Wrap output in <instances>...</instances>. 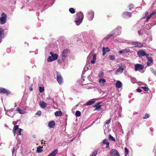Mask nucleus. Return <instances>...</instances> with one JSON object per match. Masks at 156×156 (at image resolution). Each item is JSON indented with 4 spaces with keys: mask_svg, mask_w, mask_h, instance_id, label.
<instances>
[{
    "mask_svg": "<svg viewBox=\"0 0 156 156\" xmlns=\"http://www.w3.org/2000/svg\"><path fill=\"white\" fill-rule=\"evenodd\" d=\"M108 139L110 141H115V139L114 137L112 136L111 134H109L108 136Z\"/></svg>",
    "mask_w": 156,
    "mask_h": 156,
    "instance_id": "nucleus-38",
    "label": "nucleus"
},
{
    "mask_svg": "<svg viewBox=\"0 0 156 156\" xmlns=\"http://www.w3.org/2000/svg\"><path fill=\"white\" fill-rule=\"evenodd\" d=\"M150 70L155 76H156V71L155 70L152 68H150Z\"/></svg>",
    "mask_w": 156,
    "mask_h": 156,
    "instance_id": "nucleus-48",
    "label": "nucleus"
},
{
    "mask_svg": "<svg viewBox=\"0 0 156 156\" xmlns=\"http://www.w3.org/2000/svg\"><path fill=\"white\" fill-rule=\"evenodd\" d=\"M12 149H12V154H13V153H14V152L15 149H14V148H13Z\"/></svg>",
    "mask_w": 156,
    "mask_h": 156,
    "instance_id": "nucleus-64",
    "label": "nucleus"
},
{
    "mask_svg": "<svg viewBox=\"0 0 156 156\" xmlns=\"http://www.w3.org/2000/svg\"><path fill=\"white\" fill-rule=\"evenodd\" d=\"M104 72L103 71H101L98 73V76L100 77H101L102 76Z\"/></svg>",
    "mask_w": 156,
    "mask_h": 156,
    "instance_id": "nucleus-52",
    "label": "nucleus"
},
{
    "mask_svg": "<svg viewBox=\"0 0 156 156\" xmlns=\"http://www.w3.org/2000/svg\"><path fill=\"white\" fill-rule=\"evenodd\" d=\"M0 93L8 95L10 93V92L6 89L1 88L0 89Z\"/></svg>",
    "mask_w": 156,
    "mask_h": 156,
    "instance_id": "nucleus-14",
    "label": "nucleus"
},
{
    "mask_svg": "<svg viewBox=\"0 0 156 156\" xmlns=\"http://www.w3.org/2000/svg\"><path fill=\"white\" fill-rule=\"evenodd\" d=\"M111 156H120L117 151L115 149H112L110 151Z\"/></svg>",
    "mask_w": 156,
    "mask_h": 156,
    "instance_id": "nucleus-10",
    "label": "nucleus"
},
{
    "mask_svg": "<svg viewBox=\"0 0 156 156\" xmlns=\"http://www.w3.org/2000/svg\"><path fill=\"white\" fill-rule=\"evenodd\" d=\"M56 73L57 75L56 77L57 80L59 84L62 85L63 83L62 77L59 72H57Z\"/></svg>",
    "mask_w": 156,
    "mask_h": 156,
    "instance_id": "nucleus-5",
    "label": "nucleus"
},
{
    "mask_svg": "<svg viewBox=\"0 0 156 156\" xmlns=\"http://www.w3.org/2000/svg\"><path fill=\"white\" fill-rule=\"evenodd\" d=\"M48 2H47V0H46V2H44V4H43V6H44V5H46V4Z\"/></svg>",
    "mask_w": 156,
    "mask_h": 156,
    "instance_id": "nucleus-63",
    "label": "nucleus"
},
{
    "mask_svg": "<svg viewBox=\"0 0 156 156\" xmlns=\"http://www.w3.org/2000/svg\"><path fill=\"white\" fill-rule=\"evenodd\" d=\"M144 44L141 43H138L137 42H133L132 45L133 47L137 48H140L143 46V45Z\"/></svg>",
    "mask_w": 156,
    "mask_h": 156,
    "instance_id": "nucleus-17",
    "label": "nucleus"
},
{
    "mask_svg": "<svg viewBox=\"0 0 156 156\" xmlns=\"http://www.w3.org/2000/svg\"><path fill=\"white\" fill-rule=\"evenodd\" d=\"M134 69L135 71H141L144 69V66L142 64H136L134 65Z\"/></svg>",
    "mask_w": 156,
    "mask_h": 156,
    "instance_id": "nucleus-7",
    "label": "nucleus"
},
{
    "mask_svg": "<svg viewBox=\"0 0 156 156\" xmlns=\"http://www.w3.org/2000/svg\"><path fill=\"white\" fill-rule=\"evenodd\" d=\"M44 90V87H39V91L41 93Z\"/></svg>",
    "mask_w": 156,
    "mask_h": 156,
    "instance_id": "nucleus-50",
    "label": "nucleus"
},
{
    "mask_svg": "<svg viewBox=\"0 0 156 156\" xmlns=\"http://www.w3.org/2000/svg\"><path fill=\"white\" fill-rule=\"evenodd\" d=\"M86 66L87 68V70L88 69H89V68L90 67V66L89 65H88V64L86 65Z\"/></svg>",
    "mask_w": 156,
    "mask_h": 156,
    "instance_id": "nucleus-60",
    "label": "nucleus"
},
{
    "mask_svg": "<svg viewBox=\"0 0 156 156\" xmlns=\"http://www.w3.org/2000/svg\"><path fill=\"white\" fill-rule=\"evenodd\" d=\"M103 144L106 145V148H108L109 147V143L108 141V140L106 139H105L103 140Z\"/></svg>",
    "mask_w": 156,
    "mask_h": 156,
    "instance_id": "nucleus-22",
    "label": "nucleus"
},
{
    "mask_svg": "<svg viewBox=\"0 0 156 156\" xmlns=\"http://www.w3.org/2000/svg\"><path fill=\"white\" fill-rule=\"evenodd\" d=\"M55 126V122L54 121H51L48 124V126L50 128H54Z\"/></svg>",
    "mask_w": 156,
    "mask_h": 156,
    "instance_id": "nucleus-29",
    "label": "nucleus"
},
{
    "mask_svg": "<svg viewBox=\"0 0 156 156\" xmlns=\"http://www.w3.org/2000/svg\"><path fill=\"white\" fill-rule=\"evenodd\" d=\"M13 110L14 108H12L9 110L7 111V112H6L5 114L11 117H13L15 114V113H13L12 114H10L9 113L10 112H13Z\"/></svg>",
    "mask_w": 156,
    "mask_h": 156,
    "instance_id": "nucleus-20",
    "label": "nucleus"
},
{
    "mask_svg": "<svg viewBox=\"0 0 156 156\" xmlns=\"http://www.w3.org/2000/svg\"><path fill=\"white\" fill-rule=\"evenodd\" d=\"M50 54L51 55L53 61L55 60L58 58V56L57 55L53 54L51 51L50 52Z\"/></svg>",
    "mask_w": 156,
    "mask_h": 156,
    "instance_id": "nucleus-23",
    "label": "nucleus"
},
{
    "mask_svg": "<svg viewBox=\"0 0 156 156\" xmlns=\"http://www.w3.org/2000/svg\"><path fill=\"white\" fill-rule=\"evenodd\" d=\"M124 150L125 152V156H127V155H128L129 153V150L127 147H125L124 148Z\"/></svg>",
    "mask_w": 156,
    "mask_h": 156,
    "instance_id": "nucleus-39",
    "label": "nucleus"
},
{
    "mask_svg": "<svg viewBox=\"0 0 156 156\" xmlns=\"http://www.w3.org/2000/svg\"><path fill=\"white\" fill-rule=\"evenodd\" d=\"M132 14L131 13L129 12H125L122 13L123 17L126 19H128L129 18L132 16Z\"/></svg>",
    "mask_w": 156,
    "mask_h": 156,
    "instance_id": "nucleus-11",
    "label": "nucleus"
},
{
    "mask_svg": "<svg viewBox=\"0 0 156 156\" xmlns=\"http://www.w3.org/2000/svg\"><path fill=\"white\" fill-rule=\"evenodd\" d=\"M149 117V115L147 114H146L145 115V116L143 117V118L144 119H147Z\"/></svg>",
    "mask_w": 156,
    "mask_h": 156,
    "instance_id": "nucleus-54",
    "label": "nucleus"
},
{
    "mask_svg": "<svg viewBox=\"0 0 156 156\" xmlns=\"http://www.w3.org/2000/svg\"><path fill=\"white\" fill-rule=\"evenodd\" d=\"M53 61V60L52 58V57L51 56H49L47 59V61L48 62H50Z\"/></svg>",
    "mask_w": 156,
    "mask_h": 156,
    "instance_id": "nucleus-44",
    "label": "nucleus"
},
{
    "mask_svg": "<svg viewBox=\"0 0 156 156\" xmlns=\"http://www.w3.org/2000/svg\"><path fill=\"white\" fill-rule=\"evenodd\" d=\"M55 114L56 116H60L62 115V112L61 111H57L55 112Z\"/></svg>",
    "mask_w": 156,
    "mask_h": 156,
    "instance_id": "nucleus-35",
    "label": "nucleus"
},
{
    "mask_svg": "<svg viewBox=\"0 0 156 156\" xmlns=\"http://www.w3.org/2000/svg\"><path fill=\"white\" fill-rule=\"evenodd\" d=\"M137 54L138 57H139L146 56V58L147 56V57L148 55H149V54L148 53H146L142 49L139 50L137 51Z\"/></svg>",
    "mask_w": 156,
    "mask_h": 156,
    "instance_id": "nucleus-3",
    "label": "nucleus"
},
{
    "mask_svg": "<svg viewBox=\"0 0 156 156\" xmlns=\"http://www.w3.org/2000/svg\"><path fill=\"white\" fill-rule=\"evenodd\" d=\"M151 24H147L145 26L143 29V31L144 32L146 33L147 32V30H148V29H150L151 28L150 26H151Z\"/></svg>",
    "mask_w": 156,
    "mask_h": 156,
    "instance_id": "nucleus-26",
    "label": "nucleus"
},
{
    "mask_svg": "<svg viewBox=\"0 0 156 156\" xmlns=\"http://www.w3.org/2000/svg\"><path fill=\"white\" fill-rule=\"evenodd\" d=\"M98 154V151L97 150H94L91 154L90 156H96Z\"/></svg>",
    "mask_w": 156,
    "mask_h": 156,
    "instance_id": "nucleus-37",
    "label": "nucleus"
},
{
    "mask_svg": "<svg viewBox=\"0 0 156 156\" xmlns=\"http://www.w3.org/2000/svg\"><path fill=\"white\" fill-rule=\"evenodd\" d=\"M123 52V50L119 51L118 53L119 54H121Z\"/></svg>",
    "mask_w": 156,
    "mask_h": 156,
    "instance_id": "nucleus-59",
    "label": "nucleus"
},
{
    "mask_svg": "<svg viewBox=\"0 0 156 156\" xmlns=\"http://www.w3.org/2000/svg\"><path fill=\"white\" fill-rule=\"evenodd\" d=\"M133 8V4H131L129 5V9L130 10H131Z\"/></svg>",
    "mask_w": 156,
    "mask_h": 156,
    "instance_id": "nucleus-53",
    "label": "nucleus"
},
{
    "mask_svg": "<svg viewBox=\"0 0 156 156\" xmlns=\"http://www.w3.org/2000/svg\"><path fill=\"white\" fill-rule=\"evenodd\" d=\"M136 90L138 92H139V93L141 92L142 91L139 88L137 89Z\"/></svg>",
    "mask_w": 156,
    "mask_h": 156,
    "instance_id": "nucleus-57",
    "label": "nucleus"
},
{
    "mask_svg": "<svg viewBox=\"0 0 156 156\" xmlns=\"http://www.w3.org/2000/svg\"><path fill=\"white\" fill-rule=\"evenodd\" d=\"M101 103V102H99L96 103L95 105H94L93 107H96L94 110H96L99 111L100 110L101 107V105H100Z\"/></svg>",
    "mask_w": 156,
    "mask_h": 156,
    "instance_id": "nucleus-18",
    "label": "nucleus"
},
{
    "mask_svg": "<svg viewBox=\"0 0 156 156\" xmlns=\"http://www.w3.org/2000/svg\"><path fill=\"white\" fill-rule=\"evenodd\" d=\"M75 115L77 117H79L81 115V112L79 111H76L75 113Z\"/></svg>",
    "mask_w": 156,
    "mask_h": 156,
    "instance_id": "nucleus-45",
    "label": "nucleus"
},
{
    "mask_svg": "<svg viewBox=\"0 0 156 156\" xmlns=\"http://www.w3.org/2000/svg\"><path fill=\"white\" fill-rule=\"evenodd\" d=\"M100 83H104L106 82V80L104 78H101L99 79Z\"/></svg>",
    "mask_w": 156,
    "mask_h": 156,
    "instance_id": "nucleus-49",
    "label": "nucleus"
},
{
    "mask_svg": "<svg viewBox=\"0 0 156 156\" xmlns=\"http://www.w3.org/2000/svg\"><path fill=\"white\" fill-rule=\"evenodd\" d=\"M123 52L124 53H127L130 52V50L129 48H126L123 50Z\"/></svg>",
    "mask_w": 156,
    "mask_h": 156,
    "instance_id": "nucleus-46",
    "label": "nucleus"
},
{
    "mask_svg": "<svg viewBox=\"0 0 156 156\" xmlns=\"http://www.w3.org/2000/svg\"><path fill=\"white\" fill-rule=\"evenodd\" d=\"M76 15L77 16L75 19L74 22L76 25L78 26L82 23L83 19L84 16L81 12L77 13Z\"/></svg>",
    "mask_w": 156,
    "mask_h": 156,
    "instance_id": "nucleus-1",
    "label": "nucleus"
},
{
    "mask_svg": "<svg viewBox=\"0 0 156 156\" xmlns=\"http://www.w3.org/2000/svg\"><path fill=\"white\" fill-rule=\"evenodd\" d=\"M156 12L154 11L151 14L148 15V12H146L145 16L146 17L147 22L148 21V20L151 17V16L155 14Z\"/></svg>",
    "mask_w": 156,
    "mask_h": 156,
    "instance_id": "nucleus-15",
    "label": "nucleus"
},
{
    "mask_svg": "<svg viewBox=\"0 0 156 156\" xmlns=\"http://www.w3.org/2000/svg\"><path fill=\"white\" fill-rule=\"evenodd\" d=\"M146 58L148 60L147 62V66L151 65V64L153 62L152 58L151 56H149V55H148L147 57V56Z\"/></svg>",
    "mask_w": 156,
    "mask_h": 156,
    "instance_id": "nucleus-12",
    "label": "nucleus"
},
{
    "mask_svg": "<svg viewBox=\"0 0 156 156\" xmlns=\"http://www.w3.org/2000/svg\"><path fill=\"white\" fill-rule=\"evenodd\" d=\"M118 116L119 117H121V112L122 111V108L120 106H119V107H118Z\"/></svg>",
    "mask_w": 156,
    "mask_h": 156,
    "instance_id": "nucleus-32",
    "label": "nucleus"
},
{
    "mask_svg": "<svg viewBox=\"0 0 156 156\" xmlns=\"http://www.w3.org/2000/svg\"><path fill=\"white\" fill-rule=\"evenodd\" d=\"M146 4L145 2H144V0H142V3H141V5L143 6L144 5H145Z\"/></svg>",
    "mask_w": 156,
    "mask_h": 156,
    "instance_id": "nucleus-58",
    "label": "nucleus"
},
{
    "mask_svg": "<svg viewBox=\"0 0 156 156\" xmlns=\"http://www.w3.org/2000/svg\"><path fill=\"white\" fill-rule=\"evenodd\" d=\"M147 37L144 40V41L145 42H149L150 41H152V37L151 35V34H147Z\"/></svg>",
    "mask_w": 156,
    "mask_h": 156,
    "instance_id": "nucleus-19",
    "label": "nucleus"
},
{
    "mask_svg": "<svg viewBox=\"0 0 156 156\" xmlns=\"http://www.w3.org/2000/svg\"><path fill=\"white\" fill-rule=\"evenodd\" d=\"M41 111H38L36 113V115H37L38 116H40L41 115Z\"/></svg>",
    "mask_w": 156,
    "mask_h": 156,
    "instance_id": "nucleus-56",
    "label": "nucleus"
},
{
    "mask_svg": "<svg viewBox=\"0 0 156 156\" xmlns=\"http://www.w3.org/2000/svg\"><path fill=\"white\" fill-rule=\"evenodd\" d=\"M122 31V28L120 26L117 27L116 28L115 30L111 31L112 33H114V35L116 34V35L119 36V35Z\"/></svg>",
    "mask_w": 156,
    "mask_h": 156,
    "instance_id": "nucleus-4",
    "label": "nucleus"
},
{
    "mask_svg": "<svg viewBox=\"0 0 156 156\" xmlns=\"http://www.w3.org/2000/svg\"><path fill=\"white\" fill-rule=\"evenodd\" d=\"M145 86L142 87V88L145 91H148L149 89L147 87V85L145 84Z\"/></svg>",
    "mask_w": 156,
    "mask_h": 156,
    "instance_id": "nucleus-43",
    "label": "nucleus"
},
{
    "mask_svg": "<svg viewBox=\"0 0 156 156\" xmlns=\"http://www.w3.org/2000/svg\"><path fill=\"white\" fill-rule=\"evenodd\" d=\"M7 51L8 53H9L10 52V49L9 48H7Z\"/></svg>",
    "mask_w": 156,
    "mask_h": 156,
    "instance_id": "nucleus-61",
    "label": "nucleus"
},
{
    "mask_svg": "<svg viewBox=\"0 0 156 156\" xmlns=\"http://www.w3.org/2000/svg\"><path fill=\"white\" fill-rule=\"evenodd\" d=\"M20 129V128H19L18 126L15 125L14 126L13 129V132L14 136L16 135V131H18Z\"/></svg>",
    "mask_w": 156,
    "mask_h": 156,
    "instance_id": "nucleus-31",
    "label": "nucleus"
},
{
    "mask_svg": "<svg viewBox=\"0 0 156 156\" xmlns=\"http://www.w3.org/2000/svg\"><path fill=\"white\" fill-rule=\"evenodd\" d=\"M133 129L132 128L129 129H128L127 133L126 136V138L127 140H128L131 136L133 135Z\"/></svg>",
    "mask_w": 156,
    "mask_h": 156,
    "instance_id": "nucleus-8",
    "label": "nucleus"
},
{
    "mask_svg": "<svg viewBox=\"0 0 156 156\" xmlns=\"http://www.w3.org/2000/svg\"><path fill=\"white\" fill-rule=\"evenodd\" d=\"M140 27L141 25L140 24H136L134 26V28L135 30H136V29H137L136 30H138V33L139 35H141L143 33V32H142L141 30H139Z\"/></svg>",
    "mask_w": 156,
    "mask_h": 156,
    "instance_id": "nucleus-9",
    "label": "nucleus"
},
{
    "mask_svg": "<svg viewBox=\"0 0 156 156\" xmlns=\"http://www.w3.org/2000/svg\"><path fill=\"white\" fill-rule=\"evenodd\" d=\"M39 105L41 108H44L47 106V104L44 101H42L39 103Z\"/></svg>",
    "mask_w": 156,
    "mask_h": 156,
    "instance_id": "nucleus-25",
    "label": "nucleus"
},
{
    "mask_svg": "<svg viewBox=\"0 0 156 156\" xmlns=\"http://www.w3.org/2000/svg\"><path fill=\"white\" fill-rule=\"evenodd\" d=\"M110 59L111 60H114L115 59V56L114 55H110L109 56Z\"/></svg>",
    "mask_w": 156,
    "mask_h": 156,
    "instance_id": "nucleus-51",
    "label": "nucleus"
},
{
    "mask_svg": "<svg viewBox=\"0 0 156 156\" xmlns=\"http://www.w3.org/2000/svg\"><path fill=\"white\" fill-rule=\"evenodd\" d=\"M96 58V55L95 54H94L93 55L92 59L91 60L90 62L92 64H94L95 63V61Z\"/></svg>",
    "mask_w": 156,
    "mask_h": 156,
    "instance_id": "nucleus-30",
    "label": "nucleus"
},
{
    "mask_svg": "<svg viewBox=\"0 0 156 156\" xmlns=\"http://www.w3.org/2000/svg\"><path fill=\"white\" fill-rule=\"evenodd\" d=\"M69 52V51L67 49H65L63 51L62 57V58L63 60H65L66 56L67 55V54Z\"/></svg>",
    "mask_w": 156,
    "mask_h": 156,
    "instance_id": "nucleus-13",
    "label": "nucleus"
},
{
    "mask_svg": "<svg viewBox=\"0 0 156 156\" xmlns=\"http://www.w3.org/2000/svg\"><path fill=\"white\" fill-rule=\"evenodd\" d=\"M69 11L72 14H74L75 12L74 9L73 8H69Z\"/></svg>",
    "mask_w": 156,
    "mask_h": 156,
    "instance_id": "nucleus-40",
    "label": "nucleus"
},
{
    "mask_svg": "<svg viewBox=\"0 0 156 156\" xmlns=\"http://www.w3.org/2000/svg\"><path fill=\"white\" fill-rule=\"evenodd\" d=\"M58 150L56 149L52 151L50 154L48 156H55L58 153Z\"/></svg>",
    "mask_w": 156,
    "mask_h": 156,
    "instance_id": "nucleus-28",
    "label": "nucleus"
},
{
    "mask_svg": "<svg viewBox=\"0 0 156 156\" xmlns=\"http://www.w3.org/2000/svg\"><path fill=\"white\" fill-rule=\"evenodd\" d=\"M5 34L4 30L0 27V37L4 38L5 37Z\"/></svg>",
    "mask_w": 156,
    "mask_h": 156,
    "instance_id": "nucleus-27",
    "label": "nucleus"
},
{
    "mask_svg": "<svg viewBox=\"0 0 156 156\" xmlns=\"http://www.w3.org/2000/svg\"><path fill=\"white\" fill-rule=\"evenodd\" d=\"M16 110L20 114H23L24 113V111L23 110H22L18 107L16 108Z\"/></svg>",
    "mask_w": 156,
    "mask_h": 156,
    "instance_id": "nucleus-36",
    "label": "nucleus"
},
{
    "mask_svg": "<svg viewBox=\"0 0 156 156\" xmlns=\"http://www.w3.org/2000/svg\"><path fill=\"white\" fill-rule=\"evenodd\" d=\"M42 150L41 149V147L40 146H39L37 148V152L38 153H39L42 151Z\"/></svg>",
    "mask_w": 156,
    "mask_h": 156,
    "instance_id": "nucleus-41",
    "label": "nucleus"
},
{
    "mask_svg": "<svg viewBox=\"0 0 156 156\" xmlns=\"http://www.w3.org/2000/svg\"><path fill=\"white\" fill-rule=\"evenodd\" d=\"M95 101L94 100H90L87 102L86 105L87 106H88L90 105H92L94 103H95Z\"/></svg>",
    "mask_w": 156,
    "mask_h": 156,
    "instance_id": "nucleus-34",
    "label": "nucleus"
},
{
    "mask_svg": "<svg viewBox=\"0 0 156 156\" xmlns=\"http://www.w3.org/2000/svg\"><path fill=\"white\" fill-rule=\"evenodd\" d=\"M7 16L4 13L1 14V16L0 17V23L1 25L5 24L6 22Z\"/></svg>",
    "mask_w": 156,
    "mask_h": 156,
    "instance_id": "nucleus-2",
    "label": "nucleus"
},
{
    "mask_svg": "<svg viewBox=\"0 0 156 156\" xmlns=\"http://www.w3.org/2000/svg\"><path fill=\"white\" fill-rule=\"evenodd\" d=\"M110 120H108L106 123L105 124H108L110 123Z\"/></svg>",
    "mask_w": 156,
    "mask_h": 156,
    "instance_id": "nucleus-62",
    "label": "nucleus"
},
{
    "mask_svg": "<svg viewBox=\"0 0 156 156\" xmlns=\"http://www.w3.org/2000/svg\"><path fill=\"white\" fill-rule=\"evenodd\" d=\"M94 16V12L93 11H90L87 14V17L89 21L93 20Z\"/></svg>",
    "mask_w": 156,
    "mask_h": 156,
    "instance_id": "nucleus-6",
    "label": "nucleus"
},
{
    "mask_svg": "<svg viewBox=\"0 0 156 156\" xmlns=\"http://www.w3.org/2000/svg\"><path fill=\"white\" fill-rule=\"evenodd\" d=\"M123 70L124 68L122 66H120L119 68L116 70L115 72V74L116 75H119L121 74L123 72Z\"/></svg>",
    "mask_w": 156,
    "mask_h": 156,
    "instance_id": "nucleus-16",
    "label": "nucleus"
},
{
    "mask_svg": "<svg viewBox=\"0 0 156 156\" xmlns=\"http://www.w3.org/2000/svg\"><path fill=\"white\" fill-rule=\"evenodd\" d=\"M109 51L110 49L108 48H105L104 47H103L102 48L103 55H104L105 54L106 52H108Z\"/></svg>",
    "mask_w": 156,
    "mask_h": 156,
    "instance_id": "nucleus-24",
    "label": "nucleus"
},
{
    "mask_svg": "<svg viewBox=\"0 0 156 156\" xmlns=\"http://www.w3.org/2000/svg\"><path fill=\"white\" fill-rule=\"evenodd\" d=\"M114 35V33H112L111 32L110 34L106 36L104 38V39L106 41H107L112 36Z\"/></svg>",
    "mask_w": 156,
    "mask_h": 156,
    "instance_id": "nucleus-33",
    "label": "nucleus"
},
{
    "mask_svg": "<svg viewBox=\"0 0 156 156\" xmlns=\"http://www.w3.org/2000/svg\"><path fill=\"white\" fill-rule=\"evenodd\" d=\"M54 102L53 100L51 98H49L48 99V104L51 105Z\"/></svg>",
    "mask_w": 156,
    "mask_h": 156,
    "instance_id": "nucleus-47",
    "label": "nucleus"
},
{
    "mask_svg": "<svg viewBox=\"0 0 156 156\" xmlns=\"http://www.w3.org/2000/svg\"><path fill=\"white\" fill-rule=\"evenodd\" d=\"M65 60H63L62 58V59H58L57 60V62L58 64H62L63 62H64Z\"/></svg>",
    "mask_w": 156,
    "mask_h": 156,
    "instance_id": "nucleus-42",
    "label": "nucleus"
},
{
    "mask_svg": "<svg viewBox=\"0 0 156 156\" xmlns=\"http://www.w3.org/2000/svg\"><path fill=\"white\" fill-rule=\"evenodd\" d=\"M23 130L21 129H19L17 131L19 132V135H22L21 134V132L22 131H23Z\"/></svg>",
    "mask_w": 156,
    "mask_h": 156,
    "instance_id": "nucleus-55",
    "label": "nucleus"
},
{
    "mask_svg": "<svg viewBox=\"0 0 156 156\" xmlns=\"http://www.w3.org/2000/svg\"><path fill=\"white\" fill-rule=\"evenodd\" d=\"M122 83L121 82L117 80L116 82L115 86L117 88H119L122 87Z\"/></svg>",
    "mask_w": 156,
    "mask_h": 156,
    "instance_id": "nucleus-21",
    "label": "nucleus"
}]
</instances>
